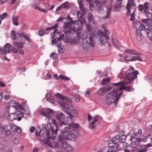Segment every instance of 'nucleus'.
Instances as JSON below:
<instances>
[{
	"label": "nucleus",
	"mask_w": 152,
	"mask_h": 152,
	"mask_svg": "<svg viewBox=\"0 0 152 152\" xmlns=\"http://www.w3.org/2000/svg\"><path fill=\"white\" fill-rule=\"evenodd\" d=\"M85 11H78L77 14V18H79L82 17L85 14Z\"/></svg>",
	"instance_id": "nucleus-32"
},
{
	"label": "nucleus",
	"mask_w": 152,
	"mask_h": 152,
	"mask_svg": "<svg viewBox=\"0 0 152 152\" xmlns=\"http://www.w3.org/2000/svg\"><path fill=\"white\" fill-rule=\"evenodd\" d=\"M113 42L114 47L116 48L119 49L121 48V45L118 41L116 39H112Z\"/></svg>",
	"instance_id": "nucleus-21"
},
{
	"label": "nucleus",
	"mask_w": 152,
	"mask_h": 152,
	"mask_svg": "<svg viewBox=\"0 0 152 152\" xmlns=\"http://www.w3.org/2000/svg\"><path fill=\"white\" fill-rule=\"evenodd\" d=\"M24 115V114L22 111H19L18 110L16 111L15 113L10 114L8 117L11 121H13L17 119L18 121H20Z\"/></svg>",
	"instance_id": "nucleus-10"
},
{
	"label": "nucleus",
	"mask_w": 152,
	"mask_h": 152,
	"mask_svg": "<svg viewBox=\"0 0 152 152\" xmlns=\"http://www.w3.org/2000/svg\"><path fill=\"white\" fill-rule=\"evenodd\" d=\"M4 99L5 101H7L10 98V96L8 94H5L4 97Z\"/></svg>",
	"instance_id": "nucleus-51"
},
{
	"label": "nucleus",
	"mask_w": 152,
	"mask_h": 152,
	"mask_svg": "<svg viewBox=\"0 0 152 152\" xmlns=\"http://www.w3.org/2000/svg\"><path fill=\"white\" fill-rule=\"evenodd\" d=\"M120 137H121V139H120V141L121 142V143L124 142L125 141L126 138V137L124 136H123V137H121V136Z\"/></svg>",
	"instance_id": "nucleus-55"
},
{
	"label": "nucleus",
	"mask_w": 152,
	"mask_h": 152,
	"mask_svg": "<svg viewBox=\"0 0 152 152\" xmlns=\"http://www.w3.org/2000/svg\"><path fill=\"white\" fill-rule=\"evenodd\" d=\"M7 16V14L5 13H3L2 15H0V25L1 24V20L4 19Z\"/></svg>",
	"instance_id": "nucleus-44"
},
{
	"label": "nucleus",
	"mask_w": 152,
	"mask_h": 152,
	"mask_svg": "<svg viewBox=\"0 0 152 152\" xmlns=\"http://www.w3.org/2000/svg\"><path fill=\"white\" fill-rule=\"evenodd\" d=\"M4 48L8 53H10V50L14 53H16L18 52V49L8 43H6Z\"/></svg>",
	"instance_id": "nucleus-12"
},
{
	"label": "nucleus",
	"mask_w": 152,
	"mask_h": 152,
	"mask_svg": "<svg viewBox=\"0 0 152 152\" xmlns=\"http://www.w3.org/2000/svg\"><path fill=\"white\" fill-rule=\"evenodd\" d=\"M58 77L59 79L63 80L64 81L69 80V78L68 77L62 75H60Z\"/></svg>",
	"instance_id": "nucleus-40"
},
{
	"label": "nucleus",
	"mask_w": 152,
	"mask_h": 152,
	"mask_svg": "<svg viewBox=\"0 0 152 152\" xmlns=\"http://www.w3.org/2000/svg\"><path fill=\"white\" fill-rule=\"evenodd\" d=\"M11 39L13 41L17 39L16 34L15 33V31L12 30L11 31Z\"/></svg>",
	"instance_id": "nucleus-28"
},
{
	"label": "nucleus",
	"mask_w": 152,
	"mask_h": 152,
	"mask_svg": "<svg viewBox=\"0 0 152 152\" xmlns=\"http://www.w3.org/2000/svg\"><path fill=\"white\" fill-rule=\"evenodd\" d=\"M68 2L67 1H66L61 5L62 8L64 9L66 8L68 6Z\"/></svg>",
	"instance_id": "nucleus-46"
},
{
	"label": "nucleus",
	"mask_w": 152,
	"mask_h": 152,
	"mask_svg": "<svg viewBox=\"0 0 152 152\" xmlns=\"http://www.w3.org/2000/svg\"><path fill=\"white\" fill-rule=\"evenodd\" d=\"M89 128L90 129H93L95 127V126L94 124L95 123L92 121L91 122H89Z\"/></svg>",
	"instance_id": "nucleus-50"
},
{
	"label": "nucleus",
	"mask_w": 152,
	"mask_h": 152,
	"mask_svg": "<svg viewBox=\"0 0 152 152\" xmlns=\"http://www.w3.org/2000/svg\"><path fill=\"white\" fill-rule=\"evenodd\" d=\"M45 33V31L43 30H40L39 31V35L42 36Z\"/></svg>",
	"instance_id": "nucleus-61"
},
{
	"label": "nucleus",
	"mask_w": 152,
	"mask_h": 152,
	"mask_svg": "<svg viewBox=\"0 0 152 152\" xmlns=\"http://www.w3.org/2000/svg\"><path fill=\"white\" fill-rule=\"evenodd\" d=\"M74 98H75V100L76 102L79 101L80 99V97L78 95H75L74 96Z\"/></svg>",
	"instance_id": "nucleus-56"
},
{
	"label": "nucleus",
	"mask_w": 152,
	"mask_h": 152,
	"mask_svg": "<svg viewBox=\"0 0 152 152\" xmlns=\"http://www.w3.org/2000/svg\"><path fill=\"white\" fill-rule=\"evenodd\" d=\"M98 120L99 118L98 116L97 115L95 116L93 118V121H92L95 123Z\"/></svg>",
	"instance_id": "nucleus-60"
},
{
	"label": "nucleus",
	"mask_w": 152,
	"mask_h": 152,
	"mask_svg": "<svg viewBox=\"0 0 152 152\" xmlns=\"http://www.w3.org/2000/svg\"><path fill=\"white\" fill-rule=\"evenodd\" d=\"M12 21L14 25L17 26L18 25V17L17 16H15L12 17Z\"/></svg>",
	"instance_id": "nucleus-30"
},
{
	"label": "nucleus",
	"mask_w": 152,
	"mask_h": 152,
	"mask_svg": "<svg viewBox=\"0 0 152 152\" xmlns=\"http://www.w3.org/2000/svg\"><path fill=\"white\" fill-rule=\"evenodd\" d=\"M110 82V79L108 78L103 79L102 81V84L103 85H106L108 84Z\"/></svg>",
	"instance_id": "nucleus-42"
},
{
	"label": "nucleus",
	"mask_w": 152,
	"mask_h": 152,
	"mask_svg": "<svg viewBox=\"0 0 152 152\" xmlns=\"http://www.w3.org/2000/svg\"><path fill=\"white\" fill-rule=\"evenodd\" d=\"M61 41L58 40L57 42H56L55 44L58 47V51L60 53H62L64 51V47L61 44Z\"/></svg>",
	"instance_id": "nucleus-18"
},
{
	"label": "nucleus",
	"mask_w": 152,
	"mask_h": 152,
	"mask_svg": "<svg viewBox=\"0 0 152 152\" xmlns=\"http://www.w3.org/2000/svg\"><path fill=\"white\" fill-rule=\"evenodd\" d=\"M111 87H112L111 85H110L108 87L103 88L99 89L97 93L98 94L102 95L106 93V92L109 90L111 88Z\"/></svg>",
	"instance_id": "nucleus-14"
},
{
	"label": "nucleus",
	"mask_w": 152,
	"mask_h": 152,
	"mask_svg": "<svg viewBox=\"0 0 152 152\" xmlns=\"http://www.w3.org/2000/svg\"><path fill=\"white\" fill-rule=\"evenodd\" d=\"M17 34L18 35L19 38H22V37H23L28 42H30V39L26 36L24 33L22 32L19 33L18 32Z\"/></svg>",
	"instance_id": "nucleus-23"
},
{
	"label": "nucleus",
	"mask_w": 152,
	"mask_h": 152,
	"mask_svg": "<svg viewBox=\"0 0 152 152\" xmlns=\"http://www.w3.org/2000/svg\"><path fill=\"white\" fill-rule=\"evenodd\" d=\"M52 77V75L49 72H48L45 76L42 78L41 77V78L44 80H48L51 79Z\"/></svg>",
	"instance_id": "nucleus-33"
},
{
	"label": "nucleus",
	"mask_w": 152,
	"mask_h": 152,
	"mask_svg": "<svg viewBox=\"0 0 152 152\" xmlns=\"http://www.w3.org/2000/svg\"><path fill=\"white\" fill-rule=\"evenodd\" d=\"M150 4L149 2H145L144 3L143 5L144 7V14L148 12L149 10V5Z\"/></svg>",
	"instance_id": "nucleus-26"
},
{
	"label": "nucleus",
	"mask_w": 152,
	"mask_h": 152,
	"mask_svg": "<svg viewBox=\"0 0 152 152\" xmlns=\"http://www.w3.org/2000/svg\"><path fill=\"white\" fill-rule=\"evenodd\" d=\"M86 23V20L85 18L83 17H81L78 18V20L76 21L75 23V26L73 30L75 32L76 31L75 28L78 31H80L82 30L83 28L81 26L82 24Z\"/></svg>",
	"instance_id": "nucleus-11"
},
{
	"label": "nucleus",
	"mask_w": 152,
	"mask_h": 152,
	"mask_svg": "<svg viewBox=\"0 0 152 152\" xmlns=\"http://www.w3.org/2000/svg\"><path fill=\"white\" fill-rule=\"evenodd\" d=\"M45 98L47 101L51 103H53L55 102L54 97L50 94H47L45 95Z\"/></svg>",
	"instance_id": "nucleus-19"
},
{
	"label": "nucleus",
	"mask_w": 152,
	"mask_h": 152,
	"mask_svg": "<svg viewBox=\"0 0 152 152\" xmlns=\"http://www.w3.org/2000/svg\"><path fill=\"white\" fill-rule=\"evenodd\" d=\"M11 102L13 104L12 106L16 109V111H17L18 110L19 111H22L23 107L22 106L17 103L16 102L14 101H12Z\"/></svg>",
	"instance_id": "nucleus-15"
},
{
	"label": "nucleus",
	"mask_w": 152,
	"mask_h": 152,
	"mask_svg": "<svg viewBox=\"0 0 152 152\" xmlns=\"http://www.w3.org/2000/svg\"><path fill=\"white\" fill-rule=\"evenodd\" d=\"M35 10H38L40 11L43 12L44 13H46L48 12V11L38 6H36L34 8Z\"/></svg>",
	"instance_id": "nucleus-34"
},
{
	"label": "nucleus",
	"mask_w": 152,
	"mask_h": 152,
	"mask_svg": "<svg viewBox=\"0 0 152 152\" xmlns=\"http://www.w3.org/2000/svg\"><path fill=\"white\" fill-rule=\"evenodd\" d=\"M111 8L112 5L111 4H110L107 6L106 15L105 17H104L103 18L105 19L106 18H109L110 15V12L111 11Z\"/></svg>",
	"instance_id": "nucleus-24"
},
{
	"label": "nucleus",
	"mask_w": 152,
	"mask_h": 152,
	"mask_svg": "<svg viewBox=\"0 0 152 152\" xmlns=\"http://www.w3.org/2000/svg\"><path fill=\"white\" fill-rule=\"evenodd\" d=\"M140 148H142L140 149V148H138V152H146L147 151V149H146V148L144 147L143 148V146L142 145L140 146Z\"/></svg>",
	"instance_id": "nucleus-39"
},
{
	"label": "nucleus",
	"mask_w": 152,
	"mask_h": 152,
	"mask_svg": "<svg viewBox=\"0 0 152 152\" xmlns=\"http://www.w3.org/2000/svg\"><path fill=\"white\" fill-rule=\"evenodd\" d=\"M124 52L125 54H128L134 55H139L140 54L136 52L134 50L130 49H128L126 50H125Z\"/></svg>",
	"instance_id": "nucleus-20"
},
{
	"label": "nucleus",
	"mask_w": 152,
	"mask_h": 152,
	"mask_svg": "<svg viewBox=\"0 0 152 152\" xmlns=\"http://www.w3.org/2000/svg\"><path fill=\"white\" fill-rule=\"evenodd\" d=\"M149 20H152V14L148 12L145 13Z\"/></svg>",
	"instance_id": "nucleus-45"
},
{
	"label": "nucleus",
	"mask_w": 152,
	"mask_h": 152,
	"mask_svg": "<svg viewBox=\"0 0 152 152\" xmlns=\"http://www.w3.org/2000/svg\"><path fill=\"white\" fill-rule=\"evenodd\" d=\"M58 140L61 143V144L64 148V149H65L66 147H68L70 145L69 144L67 143L66 142L63 141V140H65L63 138V136L62 135L59 136L58 138Z\"/></svg>",
	"instance_id": "nucleus-17"
},
{
	"label": "nucleus",
	"mask_w": 152,
	"mask_h": 152,
	"mask_svg": "<svg viewBox=\"0 0 152 152\" xmlns=\"http://www.w3.org/2000/svg\"><path fill=\"white\" fill-rule=\"evenodd\" d=\"M138 9L140 11L143 10L144 9L143 5L142 4L139 5L138 7Z\"/></svg>",
	"instance_id": "nucleus-62"
},
{
	"label": "nucleus",
	"mask_w": 152,
	"mask_h": 152,
	"mask_svg": "<svg viewBox=\"0 0 152 152\" xmlns=\"http://www.w3.org/2000/svg\"><path fill=\"white\" fill-rule=\"evenodd\" d=\"M79 5V8L81 11H85V9L83 7V6L82 3V2L80 0H78L77 1Z\"/></svg>",
	"instance_id": "nucleus-37"
},
{
	"label": "nucleus",
	"mask_w": 152,
	"mask_h": 152,
	"mask_svg": "<svg viewBox=\"0 0 152 152\" xmlns=\"http://www.w3.org/2000/svg\"><path fill=\"white\" fill-rule=\"evenodd\" d=\"M123 0H117L114 6L115 9H117L121 5Z\"/></svg>",
	"instance_id": "nucleus-25"
},
{
	"label": "nucleus",
	"mask_w": 152,
	"mask_h": 152,
	"mask_svg": "<svg viewBox=\"0 0 152 152\" xmlns=\"http://www.w3.org/2000/svg\"><path fill=\"white\" fill-rule=\"evenodd\" d=\"M137 143H138L137 141H134L131 143V144H130V145L132 147H134L135 146H134V145H136L137 144Z\"/></svg>",
	"instance_id": "nucleus-63"
},
{
	"label": "nucleus",
	"mask_w": 152,
	"mask_h": 152,
	"mask_svg": "<svg viewBox=\"0 0 152 152\" xmlns=\"http://www.w3.org/2000/svg\"><path fill=\"white\" fill-rule=\"evenodd\" d=\"M138 74V71L134 70V68L132 67L126 72L125 77L123 78L124 79L125 81H121L111 84L114 87L113 88V90L106 96L107 103L108 104H110L113 102L116 104L122 94V90H128V91H132L133 89H130V86L121 85L131 83L137 77V75Z\"/></svg>",
	"instance_id": "nucleus-1"
},
{
	"label": "nucleus",
	"mask_w": 152,
	"mask_h": 152,
	"mask_svg": "<svg viewBox=\"0 0 152 152\" xmlns=\"http://www.w3.org/2000/svg\"><path fill=\"white\" fill-rule=\"evenodd\" d=\"M11 133V131L10 130H7L5 132V135L7 136H8L10 135Z\"/></svg>",
	"instance_id": "nucleus-64"
},
{
	"label": "nucleus",
	"mask_w": 152,
	"mask_h": 152,
	"mask_svg": "<svg viewBox=\"0 0 152 152\" xmlns=\"http://www.w3.org/2000/svg\"><path fill=\"white\" fill-rule=\"evenodd\" d=\"M50 56L53 60H55L57 57V55L56 54L52 53L50 54Z\"/></svg>",
	"instance_id": "nucleus-47"
},
{
	"label": "nucleus",
	"mask_w": 152,
	"mask_h": 152,
	"mask_svg": "<svg viewBox=\"0 0 152 152\" xmlns=\"http://www.w3.org/2000/svg\"><path fill=\"white\" fill-rule=\"evenodd\" d=\"M42 131L40 127L36 129L35 134L37 137H38L40 136V133Z\"/></svg>",
	"instance_id": "nucleus-41"
},
{
	"label": "nucleus",
	"mask_w": 152,
	"mask_h": 152,
	"mask_svg": "<svg viewBox=\"0 0 152 152\" xmlns=\"http://www.w3.org/2000/svg\"><path fill=\"white\" fill-rule=\"evenodd\" d=\"M68 125L72 129L75 128L77 129L80 128V126L78 124L72 122L71 123H69Z\"/></svg>",
	"instance_id": "nucleus-27"
},
{
	"label": "nucleus",
	"mask_w": 152,
	"mask_h": 152,
	"mask_svg": "<svg viewBox=\"0 0 152 152\" xmlns=\"http://www.w3.org/2000/svg\"><path fill=\"white\" fill-rule=\"evenodd\" d=\"M40 0H34L31 5L32 6H33L36 5L37 3L39 2Z\"/></svg>",
	"instance_id": "nucleus-53"
},
{
	"label": "nucleus",
	"mask_w": 152,
	"mask_h": 152,
	"mask_svg": "<svg viewBox=\"0 0 152 152\" xmlns=\"http://www.w3.org/2000/svg\"><path fill=\"white\" fill-rule=\"evenodd\" d=\"M73 24L72 23L66 22L64 23V28L69 30V31H65L64 32L65 34L68 36L69 34L72 33L74 34L76 32L78 33V36L79 38L83 40L82 47L83 49L87 50L90 47H94V35L95 36L94 33L93 32V29L91 25L88 24H86L87 28V32H79L78 31H77L76 28V31L74 32V28L75 26V23L73 26Z\"/></svg>",
	"instance_id": "nucleus-3"
},
{
	"label": "nucleus",
	"mask_w": 152,
	"mask_h": 152,
	"mask_svg": "<svg viewBox=\"0 0 152 152\" xmlns=\"http://www.w3.org/2000/svg\"><path fill=\"white\" fill-rule=\"evenodd\" d=\"M22 110L23 111H25L26 112L25 114L26 115H30V112H29V109L28 107V106L27 107V109L26 110H25V109H23V108Z\"/></svg>",
	"instance_id": "nucleus-54"
},
{
	"label": "nucleus",
	"mask_w": 152,
	"mask_h": 152,
	"mask_svg": "<svg viewBox=\"0 0 152 152\" xmlns=\"http://www.w3.org/2000/svg\"><path fill=\"white\" fill-rule=\"evenodd\" d=\"M118 56L121 58L119 59V61L122 62H124L125 61H133L136 60H139L142 61V58L140 56H132L130 55H127L125 56L124 57H122V55L120 54Z\"/></svg>",
	"instance_id": "nucleus-9"
},
{
	"label": "nucleus",
	"mask_w": 152,
	"mask_h": 152,
	"mask_svg": "<svg viewBox=\"0 0 152 152\" xmlns=\"http://www.w3.org/2000/svg\"><path fill=\"white\" fill-rule=\"evenodd\" d=\"M120 140V136L118 135L114 137L112 140V142L114 144H115L119 142Z\"/></svg>",
	"instance_id": "nucleus-29"
},
{
	"label": "nucleus",
	"mask_w": 152,
	"mask_h": 152,
	"mask_svg": "<svg viewBox=\"0 0 152 152\" xmlns=\"http://www.w3.org/2000/svg\"><path fill=\"white\" fill-rule=\"evenodd\" d=\"M134 11L132 13L131 15V18L130 20L131 21H133L135 18V14H134Z\"/></svg>",
	"instance_id": "nucleus-58"
},
{
	"label": "nucleus",
	"mask_w": 152,
	"mask_h": 152,
	"mask_svg": "<svg viewBox=\"0 0 152 152\" xmlns=\"http://www.w3.org/2000/svg\"><path fill=\"white\" fill-rule=\"evenodd\" d=\"M148 20V19H144L142 20V22L145 24L147 26H148L149 21Z\"/></svg>",
	"instance_id": "nucleus-57"
},
{
	"label": "nucleus",
	"mask_w": 152,
	"mask_h": 152,
	"mask_svg": "<svg viewBox=\"0 0 152 152\" xmlns=\"http://www.w3.org/2000/svg\"><path fill=\"white\" fill-rule=\"evenodd\" d=\"M62 134L63 138L65 140H70L75 141L76 139V136L72 133L70 127H64Z\"/></svg>",
	"instance_id": "nucleus-8"
},
{
	"label": "nucleus",
	"mask_w": 152,
	"mask_h": 152,
	"mask_svg": "<svg viewBox=\"0 0 152 152\" xmlns=\"http://www.w3.org/2000/svg\"><path fill=\"white\" fill-rule=\"evenodd\" d=\"M55 96L57 102L62 107V110L68 116V117H66L62 113H61L57 114L56 118L60 121V126L66 125L68 123L69 118L71 120L73 117L78 116V112L72 106L69 105V104L72 102V100L70 98L64 96L59 93L56 94Z\"/></svg>",
	"instance_id": "nucleus-2"
},
{
	"label": "nucleus",
	"mask_w": 152,
	"mask_h": 152,
	"mask_svg": "<svg viewBox=\"0 0 152 152\" xmlns=\"http://www.w3.org/2000/svg\"><path fill=\"white\" fill-rule=\"evenodd\" d=\"M115 149V148L114 146H109L108 149L107 151L106 152H113V151Z\"/></svg>",
	"instance_id": "nucleus-48"
},
{
	"label": "nucleus",
	"mask_w": 152,
	"mask_h": 152,
	"mask_svg": "<svg viewBox=\"0 0 152 152\" xmlns=\"http://www.w3.org/2000/svg\"><path fill=\"white\" fill-rule=\"evenodd\" d=\"M12 137L13 138V142L14 144H18L19 143V140L17 139V136L15 134H13Z\"/></svg>",
	"instance_id": "nucleus-36"
},
{
	"label": "nucleus",
	"mask_w": 152,
	"mask_h": 152,
	"mask_svg": "<svg viewBox=\"0 0 152 152\" xmlns=\"http://www.w3.org/2000/svg\"><path fill=\"white\" fill-rule=\"evenodd\" d=\"M124 131L123 130H121L119 132L118 136H119L120 137L121 136V137H123V136H124Z\"/></svg>",
	"instance_id": "nucleus-59"
},
{
	"label": "nucleus",
	"mask_w": 152,
	"mask_h": 152,
	"mask_svg": "<svg viewBox=\"0 0 152 152\" xmlns=\"http://www.w3.org/2000/svg\"><path fill=\"white\" fill-rule=\"evenodd\" d=\"M7 52L4 48H0V53L2 55L6 54L8 53Z\"/></svg>",
	"instance_id": "nucleus-52"
},
{
	"label": "nucleus",
	"mask_w": 152,
	"mask_h": 152,
	"mask_svg": "<svg viewBox=\"0 0 152 152\" xmlns=\"http://www.w3.org/2000/svg\"><path fill=\"white\" fill-rule=\"evenodd\" d=\"M53 114V111L50 108H48L44 111H42L40 113V114L42 115H43L47 118L45 120L47 121L48 123L50 124L51 122L55 126L56 129L51 130V132L52 135L53 137H56L57 134L58 129L64 125H62V126H60L59 123L60 121L58 120L59 121V125H57L56 120L53 119L51 117V115H52Z\"/></svg>",
	"instance_id": "nucleus-5"
},
{
	"label": "nucleus",
	"mask_w": 152,
	"mask_h": 152,
	"mask_svg": "<svg viewBox=\"0 0 152 152\" xmlns=\"http://www.w3.org/2000/svg\"><path fill=\"white\" fill-rule=\"evenodd\" d=\"M152 28L151 26H149L148 28L147 29L146 31L147 37L150 40L152 39V31L151 30Z\"/></svg>",
	"instance_id": "nucleus-22"
},
{
	"label": "nucleus",
	"mask_w": 152,
	"mask_h": 152,
	"mask_svg": "<svg viewBox=\"0 0 152 152\" xmlns=\"http://www.w3.org/2000/svg\"><path fill=\"white\" fill-rule=\"evenodd\" d=\"M105 26L104 24L102 26V28L104 30V34L101 30H99L97 32L100 42L103 45H105L107 42V40L109 38L108 34H110L109 31L105 28Z\"/></svg>",
	"instance_id": "nucleus-7"
},
{
	"label": "nucleus",
	"mask_w": 152,
	"mask_h": 152,
	"mask_svg": "<svg viewBox=\"0 0 152 152\" xmlns=\"http://www.w3.org/2000/svg\"><path fill=\"white\" fill-rule=\"evenodd\" d=\"M64 150L67 152H72L73 149L72 147L69 145L68 147H66Z\"/></svg>",
	"instance_id": "nucleus-43"
},
{
	"label": "nucleus",
	"mask_w": 152,
	"mask_h": 152,
	"mask_svg": "<svg viewBox=\"0 0 152 152\" xmlns=\"http://www.w3.org/2000/svg\"><path fill=\"white\" fill-rule=\"evenodd\" d=\"M58 24L56 23L54 26L52 27L47 28H45L46 31L49 30L50 31L54 30V31L53 33V36L52 37L53 39L52 40V44H55L57 42L58 40L61 41L62 39H63L64 41L65 42H67L69 39V36L65 34V36L64 34L61 35L58 32H57L58 31L57 28L58 27Z\"/></svg>",
	"instance_id": "nucleus-6"
},
{
	"label": "nucleus",
	"mask_w": 152,
	"mask_h": 152,
	"mask_svg": "<svg viewBox=\"0 0 152 152\" xmlns=\"http://www.w3.org/2000/svg\"><path fill=\"white\" fill-rule=\"evenodd\" d=\"M136 32L138 35L140 37H141L142 36V34L143 33L142 31H140L137 29L136 30Z\"/></svg>",
	"instance_id": "nucleus-49"
},
{
	"label": "nucleus",
	"mask_w": 152,
	"mask_h": 152,
	"mask_svg": "<svg viewBox=\"0 0 152 152\" xmlns=\"http://www.w3.org/2000/svg\"><path fill=\"white\" fill-rule=\"evenodd\" d=\"M11 129L14 132H16L20 133L22 132L21 129L18 126H17L13 124H11L10 125Z\"/></svg>",
	"instance_id": "nucleus-16"
},
{
	"label": "nucleus",
	"mask_w": 152,
	"mask_h": 152,
	"mask_svg": "<svg viewBox=\"0 0 152 152\" xmlns=\"http://www.w3.org/2000/svg\"><path fill=\"white\" fill-rule=\"evenodd\" d=\"M88 20L90 22H91L92 24H94V22L93 21L92 17V15L91 13H89L88 15Z\"/></svg>",
	"instance_id": "nucleus-38"
},
{
	"label": "nucleus",
	"mask_w": 152,
	"mask_h": 152,
	"mask_svg": "<svg viewBox=\"0 0 152 152\" xmlns=\"http://www.w3.org/2000/svg\"><path fill=\"white\" fill-rule=\"evenodd\" d=\"M43 127L44 128L46 133V135L47 137V139L42 140H41L42 142L44 144H46L51 148H62L61 145L57 142H54L52 143L49 140L50 138H52L53 140L54 139L55 137H53L51 134V131L54 130L51 128V125L50 123H48L46 125L43 124Z\"/></svg>",
	"instance_id": "nucleus-4"
},
{
	"label": "nucleus",
	"mask_w": 152,
	"mask_h": 152,
	"mask_svg": "<svg viewBox=\"0 0 152 152\" xmlns=\"http://www.w3.org/2000/svg\"><path fill=\"white\" fill-rule=\"evenodd\" d=\"M142 134V130L141 129H139L137 132L135 133L132 136V138H134L137 136H140Z\"/></svg>",
	"instance_id": "nucleus-35"
},
{
	"label": "nucleus",
	"mask_w": 152,
	"mask_h": 152,
	"mask_svg": "<svg viewBox=\"0 0 152 152\" xmlns=\"http://www.w3.org/2000/svg\"><path fill=\"white\" fill-rule=\"evenodd\" d=\"M139 24L140 25L139 26V28L138 29L140 31H142L143 32H145L146 29L145 25L140 23H139Z\"/></svg>",
	"instance_id": "nucleus-31"
},
{
	"label": "nucleus",
	"mask_w": 152,
	"mask_h": 152,
	"mask_svg": "<svg viewBox=\"0 0 152 152\" xmlns=\"http://www.w3.org/2000/svg\"><path fill=\"white\" fill-rule=\"evenodd\" d=\"M25 43V40L24 39H21V41L19 42H13V45L18 48H22Z\"/></svg>",
	"instance_id": "nucleus-13"
}]
</instances>
